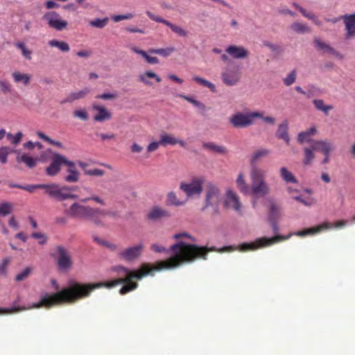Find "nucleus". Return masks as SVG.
<instances>
[{"label":"nucleus","instance_id":"1","mask_svg":"<svg viewBox=\"0 0 355 355\" xmlns=\"http://www.w3.org/2000/svg\"><path fill=\"white\" fill-rule=\"evenodd\" d=\"M175 239H182L177 243L171 245L169 249L157 243H153L150 245L152 250L156 252H165L170 255V257L165 261H159L154 267L161 266L163 262H167L173 264H178L171 270L177 268L186 263L193 261L198 258L206 259L208 252L212 251L214 248H207L199 247L193 243H189V241H193V238L187 233H179L173 235ZM150 267H152L150 265Z\"/></svg>","mask_w":355,"mask_h":355},{"label":"nucleus","instance_id":"2","mask_svg":"<svg viewBox=\"0 0 355 355\" xmlns=\"http://www.w3.org/2000/svg\"><path fill=\"white\" fill-rule=\"evenodd\" d=\"M51 284L55 292L53 293H42L40 301L33 303L32 307L45 306L49 308L54 305L74 302L83 297H87L93 290L99 288L101 286V284H82L71 281L69 282L67 287L61 289L55 279H51Z\"/></svg>","mask_w":355,"mask_h":355},{"label":"nucleus","instance_id":"3","mask_svg":"<svg viewBox=\"0 0 355 355\" xmlns=\"http://www.w3.org/2000/svg\"><path fill=\"white\" fill-rule=\"evenodd\" d=\"M161 264L159 267H150L149 264L144 263L139 270L135 271H132L122 265L114 266L110 268V270L116 274L118 276L117 279L111 282L96 283L95 284H101L99 288L103 286L112 288L123 284V286L120 289L119 293L121 295H124L137 288L138 284L132 282L131 281L132 279H141L144 277L152 275L154 271H159L162 269H171L178 265L177 263L170 264L167 262H163Z\"/></svg>","mask_w":355,"mask_h":355},{"label":"nucleus","instance_id":"4","mask_svg":"<svg viewBox=\"0 0 355 355\" xmlns=\"http://www.w3.org/2000/svg\"><path fill=\"white\" fill-rule=\"evenodd\" d=\"M348 223H351V220H340L338 221L335 222L333 224L329 223H324L315 227H312L306 230H304L302 231H297L293 234H289L287 236H279L277 235L271 238H267V237H260L257 239H255L253 242L250 243H243L240 245H239L237 247H225L223 248H221L219 250V252H229L232 251L236 249L241 252H245L248 250H252L254 251L258 249L263 248L270 245H272L276 243H278L282 241L286 240L289 239L291 235H296L298 236H306L308 235H313L315 234L322 230H328L330 228H343L345 227Z\"/></svg>","mask_w":355,"mask_h":355},{"label":"nucleus","instance_id":"5","mask_svg":"<svg viewBox=\"0 0 355 355\" xmlns=\"http://www.w3.org/2000/svg\"><path fill=\"white\" fill-rule=\"evenodd\" d=\"M65 212L72 218L89 220L97 225H103V218H117L119 216L117 211L93 207L78 202L73 203Z\"/></svg>","mask_w":355,"mask_h":355},{"label":"nucleus","instance_id":"6","mask_svg":"<svg viewBox=\"0 0 355 355\" xmlns=\"http://www.w3.org/2000/svg\"><path fill=\"white\" fill-rule=\"evenodd\" d=\"M266 170L259 167L254 166L250 168V178L251 185L250 191L256 198L265 197L270 192V187L266 181Z\"/></svg>","mask_w":355,"mask_h":355},{"label":"nucleus","instance_id":"7","mask_svg":"<svg viewBox=\"0 0 355 355\" xmlns=\"http://www.w3.org/2000/svg\"><path fill=\"white\" fill-rule=\"evenodd\" d=\"M221 201V194L218 187L211 182L206 184L205 205L202 210L207 208L211 209V214H219V205Z\"/></svg>","mask_w":355,"mask_h":355},{"label":"nucleus","instance_id":"8","mask_svg":"<svg viewBox=\"0 0 355 355\" xmlns=\"http://www.w3.org/2000/svg\"><path fill=\"white\" fill-rule=\"evenodd\" d=\"M46 193L58 201H63L68 199L76 198V196L72 193V187L60 186L58 184H45Z\"/></svg>","mask_w":355,"mask_h":355},{"label":"nucleus","instance_id":"9","mask_svg":"<svg viewBox=\"0 0 355 355\" xmlns=\"http://www.w3.org/2000/svg\"><path fill=\"white\" fill-rule=\"evenodd\" d=\"M204 182V178L194 177L189 182H181L180 189L185 193V198L188 200L189 198L199 197L201 195Z\"/></svg>","mask_w":355,"mask_h":355},{"label":"nucleus","instance_id":"10","mask_svg":"<svg viewBox=\"0 0 355 355\" xmlns=\"http://www.w3.org/2000/svg\"><path fill=\"white\" fill-rule=\"evenodd\" d=\"M255 116H261L258 111L248 112H238L230 117L229 121L235 128H243L252 125L254 123Z\"/></svg>","mask_w":355,"mask_h":355},{"label":"nucleus","instance_id":"11","mask_svg":"<svg viewBox=\"0 0 355 355\" xmlns=\"http://www.w3.org/2000/svg\"><path fill=\"white\" fill-rule=\"evenodd\" d=\"M51 256L56 261L60 270L67 271L72 267V259L69 252L62 245H58Z\"/></svg>","mask_w":355,"mask_h":355},{"label":"nucleus","instance_id":"12","mask_svg":"<svg viewBox=\"0 0 355 355\" xmlns=\"http://www.w3.org/2000/svg\"><path fill=\"white\" fill-rule=\"evenodd\" d=\"M241 71L239 66L228 65L224 67L220 73L223 83L228 87L236 85L241 79Z\"/></svg>","mask_w":355,"mask_h":355},{"label":"nucleus","instance_id":"13","mask_svg":"<svg viewBox=\"0 0 355 355\" xmlns=\"http://www.w3.org/2000/svg\"><path fill=\"white\" fill-rule=\"evenodd\" d=\"M42 20L51 29L62 31L67 28L68 22L57 11L50 10L44 14Z\"/></svg>","mask_w":355,"mask_h":355},{"label":"nucleus","instance_id":"14","mask_svg":"<svg viewBox=\"0 0 355 355\" xmlns=\"http://www.w3.org/2000/svg\"><path fill=\"white\" fill-rule=\"evenodd\" d=\"M144 248V243H139L119 251L118 257L125 262H132L141 255Z\"/></svg>","mask_w":355,"mask_h":355},{"label":"nucleus","instance_id":"15","mask_svg":"<svg viewBox=\"0 0 355 355\" xmlns=\"http://www.w3.org/2000/svg\"><path fill=\"white\" fill-rule=\"evenodd\" d=\"M224 205L227 209H232L239 214L243 211V204L238 194L232 189L226 191Z\"/></svg>","mask_w":355,"mask_h":355},{"label":"nucleus","instance_id":"16","mask_svg":"<svg viewBox=\"0 0 355 355\" xmlns=\"http://www.w3.org/2000/svg\"><path fill=\"white\" fill-rule=\"evenodd\" d=\"M146 13L150 19L165 24L166 26H168L171 29V31L178 35L180 37H186L187 35V31H185L181 26L173 24L169 21H167L161 17L156 16L150 11H146Z\"/></svg>","mask_w":355,"mask_h":355},{"label":"nucleus","instance_id":"17","mask_svg":"<svg viewBox=\"0 0 355 355\" xmlns=\"http://www.w3.org/2000/svg\"><path fill=\"white\" fill-rule=\"evenodd\" d=\"M66 157L59 153H55L53 155L51 164L46 168V174L49 176L56 175L60 171L61 166L64 164Z\"/></svg>","mask_w":355,"mask_h":355},{"label":"nucleus","instance_id":"18","mask_svg":"<svg viewBox=\"0 0 355 355\" xmlns=\"http://www.w3.org/2000/svg\"><path fill=\"white\" fill-rule=\"evenodd\" d=\"M225 52L231 58L236 60H243L248 58L249 55V51L242 46H228L225 49Z\"/></svg>","mask_w":355,"mask_h":355},{"label":"nucleus","instance_id":"19","mask_svg":"<svg viewBox=\"0 0 355 355\" xmlns=\"http://www.w3.org/2000/svg\"><path fill=\"white\" fill-rule=\"evenodd\" d=\"M312 143L313 148L322 154H331L336 149L335 144L330 140H316Z\"/></svg>","mask_w":355,"mask_h":355},{"label":"nucleus","instance_id":"20","mask_svg":"<svg viewBox=\"0 0 355 355\" xmlns=\"http://www.w3.org/2000/svg\"><path fill=\"white\" fill-rule=\"evenodd\" d=\"M342 19H343L346 34L345 39L349 40L355 37V14L345 15H342Z\"/></svg>","mask_w":355,"mask_h":355},{"label":"nucleus","instance_id":"21","mask_svg":"<svg viewBox=\"0 0 355 355\" xmlns=\"http://www.w3.org/2000/svg\"><path fill=\"white\" fill-rule=\"evenodd\" d=\"M64 165L68 166L67 171L69 173L67 175L65 176L64 180L67 182L69 183L77 182L80 179V173L76 169V163L69 161L66 158Z\"/></svg>","mask_w":355,"mask_h":355},{"label":"nucleus","instance_id":"22","mask_svg":"<svg viewBox=\"0 0 355 355\" xmlns=\"http://www.w3.org/2000/svg\"><path fill=\"white\" fill-rule=\"evenodd\" d=\"M13 153L16 155V160L18 163H24L30 168L35 167L39 160L38 158L31 157L19 150H13Z\"/></svg>","mask_w":355,"mask_h":355},{"label":"nucleus","instance_id":"23","mask_svg":"<svg viewBox=\"0 0 355 355\" xmlns=\"http://www.w3.org/2000/svg\"><path fill=\"white\" fill-rule=\"evenodd\" d=\"M170 216V213L166 209L158 206L153 207L148 213V219L157 221Z\"/></svg>","mask_w":355,"mask_h":355},{"label":"nucleus","instance_id":"24","mask_svg":"<svg viewBox=\"0 0 355 355\" xmlns=\"http://www.w3.org/2000/svg\"><path fill=\"white\" fill-rule=\"evenodd\" d=\"M92 108L93 110L98 112V113L94 116V121L98 122H103L111 119V113L105 107L101 106L97 103H94L92 105Z\"/></svg>","mask_w":355,"mask_h":355},{"label":"nucleus","instance_id":"25","mask_svg":"<svg viewBox=\"0 0 355 355\" xmlns=\"http://www.w3.org/2000/svg\"><path fill=\"white\" fill-rule=\"evenodd\" d=\"M19 301V297L17 298L12 304L10 308H0V314H11L19 311H23L32 309H38L39 307H32L33 304H29L28 306H18L17 303Z\"/></svg>","mask_w":355,"mask_h":355},{"label":"nucleus","instance_id":"26","mask_svg":"<svg viewBox=\"0 0 355 355\" xmlns=\"http://www.w3.org/2000/svg\"><path fill=\"white\" fill-rule=\"evenodd\" d=\"M90 92V89L85 87L78 92L69 94L67 97L61 101V103H71L75 101L84 98Z\"/></svg>","mask_w":355,"mask_h":355},{"label":"nucleus","instance_id":"27","mask_svg":"<svg viewBox=\"0 0 355 355\" xmlns=\"http://www.w3.org/2000/svg\"><path fill=\"white\" fill-rule=\"evenodd\" d=\"M187 202V199H180L174 191H170L166 195V204L168 206L182 207Z\"/></svg>","mask_w":355,"mask_h":355},{"label":"nucleus","instance_id":"28","mask_svg":"<svg viewBox=\"0 0 355 355\" xmlns=\"http://www.w3.org/2000/svg\"><path fill=\"white\" fill-rule=\"evenodd\" d=\"M270 151L266 148H260L255 150L250 158V168H253L254 166H258L257 163L261 158L267 157L270 154Z\"/></svg>","mask_w":355,"mask_h":355},{"label":"nucleus","instance_id":"29","mask_svg":"<svg viewBox=\"0 0 355 355\" xmlns=\"http://www.w3.org/2000/svg\"><path fill=\"white\" fill-rule=\"evenodd\" d=\"M293 6L295 8H296L304 17L311 20L315 25H316L317 26H322V21L320 20L315 14L307 12L304 8H303L302 6H300L299 4L296 3H293Z\"/></svg>","mask_w":355,"mask_h":355},{"label":"nucleus","instance_id":"30","mask_svg":"<svg viewBox=\"0 0 355 355\" xmlns=\"http://www.w3.org/2000/svg\"><path fill=\"white\" fill-rule=\"evenodd\" d=\"M282 215L281 207L275 202H270L269 205V221L278 220Z\"/></svg>","mask_w":355,"mask_h":355},{"label":"nucleus","instance_id":"31","mask_svg":"<svg viewBox=\"0 0 355 355\" xmlns=\"http://www.w3.org/2000/svg\"><path fill=\"white\" fill-rule=\"evenodd\" d=\"M288 123L287 121H283L278 126V129L277 131V136L283 139L286 144H288L290 141V137L288 135Z\"/></svg>","mask_w":355,"mask_h":355},{"label":"nucleus","instance_id":"32","mask_svg":"<svg viewBox=\"0 0 355 355\" xmlns=\"http://www.w3.org/2000/svg\"><path fill=\"white\" fill-rule=\"evenodd\" d=\"M315 150H316L313 148V144L309 147L304 148V159L302 161L304 165L309 166L313 163L315 159Z\"/></svg>","mask_w":355,"mask_h":355},{"label":"nucleus","instance_id":"33","mask_svg":"<svg viewBox=\"0 0 355 355\" xmlns=\"http://www.w3.org/2000/svg\"><path fill=\"white\" fill-rule=\"evenodd\" d=\"M150 78H154L157 83H159L162 81L161 78L155 73L147 71L143 73H141L139 76V80L143 83L144 84L150 86L152 85V83L149 80Z\"/></svg>","mask_w":355,"mask_h":355},{"label":"nucleus","instance_id":"34","mask_svg":"<svg viewBox=\"0 0 355 355\" xmlns=\"http://www.w3.org/2000/svg\"><path fill=\"white\" fill-rule=\"evenodd\" d=\"M279 175L286 183L297 184L298 182L297 178L293 173L291 172L286 167L283 166L279 169Z\"/></svg>","mask_w":355,"mask_h":355},{"label":"nucleus","instance_id":"35","mask_svg":"<svg viewBox=\"0 0 355 355\" xmlns=\"http://www.w3.org/2000/svg\"><path fill=\"white\" fill-rule=\"evenodd\" d=\"M15 46L21 51L22 57L27 60L32 59L33 51L29 49L24 42L19 41L15 43Z\"/></svg>","mask_w":355,"mask_h":355},{"label":"nucleus","instance_id":"36","mask_svg":"<svg viewBox=\"0 0 355 355\" xmlns=\"http://www.w3.org/2000/svg\"><path fill=\"white\" fill-rule=\"evenodd\" d=\"M11 76L15 83H22L25 86L30 83L31 76L28 73H22L16 71L12 72Z\"/></svg>","mask_w":355,"mask_h":355},{"label":"nucleus","instance_id":"37","mask_svg":"<svg viewBox=\"0 0 355 355\" xmlns=\"http://www.w3.org/2000/svg\"><path fill=\"white\" fill-rule=\"evenodd\" d=\"M236 184L237 188L239 189V191L243 193L244 195H248L250 192V187L248 185V184L245 182L244 175L243 173L239 174L236 180Z\"/></svg>","mask_w":355,"mask_h":355},{"label":"nucleus","instance_id":"38","mask_svg":"<svg viewBox=\"0 0 355 355\" xmlns=\"http://www.w3.org/2000/svg\"><path fill=\"white\" fill-rule=\"evenodd\" d=\"M48 44L51 47L57 48L61 52L67 53L69 51L70 47L67 42L64 41H60L55 39L51 40L49 41Z\"/></svg>","mask_w":355,"mask_h":355},{"label":"nucleus","instance_id":"39","mask_svg":"<svg viewBox=\"0 0 355 355\" xmlns=\"http://www.w3.org/2000/svg\"><path fill=\"white\" fill-rule=\"evenodd\" d=\"M314 44L315 48L323 53H327L333 54L335 53V50L330 46V45L324 42H322L320 39L314 40Z\"/></svg>","mask_w":355,"mask_h":355},{"label":"nucleus","instance_id":"40","mask_svg":"<svg viewBox=\"0 0 355 355\" xmlns=\"http://www.w3.org/2000/svg\"><path fill=\"white\" fill-rule=\"evenodd\" d=\"M313 104L318 111L322 112L325 115H328L329 111L334 108L331 105L324 104V102L321 99H314Z\"/></svg>","mask_w":355,"mask_h":355},{"label":"nucleus","instance_id":"41","mask_svg":"<svg viewBox=\"0 0 355 355\" xmlns=\"http://www.w3.org/2000/svg\"><path fill=\"white\" fill-rule=\"evenodd\" d=\"M131 50L132 51H134L135 53H136L137 54H139L141 56H142V58H144L146 60V62L149 64H157L159 62V60L157 57L150 56L146 51H144L143 50H140L135 46L132 47Z\"/></svg>","mask_w":355,"mask_h":355},{"label":"nucleus","instance_id":"42","mask_svg":"<svg viewBox=\"0 0 355 355\" xmlns=\"http://www.w3.org/2000/svg\"><path fill=\"white\" fill-rule=\"evenodd\" d=\"M203 147L210 151L220 154H224L227 152V150L224 146L217 145L213 142H205L203 144Z\"/></svg>","mask_w":355,"mask_h":355},{"label":"nucleus","instance_id":"43","mask_svg":"<svg viewBox=\"0 0 355 355\" xmlns=\"http://www.w3.org/2000/svg\"><path fill=\"white\" fill-rule=\"evenodd\" d=\"M291 28L297 33L303 34L310 32V28L305 24L294 22L291 25Z\"/></svg>","mask_w":355,"mask_h":355},{"label":"nucleus","instance_id":"44","mask_svg":"<svg viewBox=\"0 0 355 355\" xmlns=\"http://www.w3.org/2000/svg\"><path fill=\"white\" fill-rule=\"evenodd\" d=\"M193 80L195 82L200 84L201 85L207 87L211 92H216V87L211 82H210L205 78H202L201 77L197 76H193Z\"/></svg>","mask_w":355,"mask_h":355},{"label":"nucleus","instance_id":"45","mask_svg":"<svg viewBox=\"0 0 355 355\" xmlns=\"http://www.w3.org/2000/svg\"><path fill=\"white\" fill-rule=\"evenodd\" d=\"M178 96L187 101L190 103H191L193 106L198 108L199 110L204 111L206 108V106L202 102L193 98L192 96H187L184 94H178Z\"/></svg>","mask_w":355,"mask_h":355},{"label":"nucleus","instance_id":"46","mask_svg":"<svg viewBox=\"0 0 355 355\" xmlns=\"http://www.w3.org/2000/svg\"><path fill=\"white\" fill-rule=\"evenodd\" d=\"M175 51L173 46H169L164 49H153L149 51L151 53L158 54L164 58L168 57Z\"/></svg>","mask_w":355,"mask_h":355},{"label":"nucleus","instance_id":"47","mask_svg":"<svg viewBox=\"0 0 355 355\" xmlns=\"http://www.w3.org/2000/svg\"><path fill=\"white\" fill-rule=\"evenodd\" d=\"M176 137L170 134H162L160 136V141L162 145H175Z\"/></svg>","mask_w":355,"mask_h":355},{"label":"nucleus","instance_id":"48","mask_svg":"<svg viewBox=\"0 0 355 355\" xmlns=\"http://www.w3.org/2000/svg\"><path fill=\"white\" fill-rule=\"evenodd\" d=\"M108 22V18L105 17L103 19L96 18L91 20L89 24L92 27L97 28H103Z\"/></svg>","mask_w":355,"mask_h":355},{"label":"nucleus","instance_id":"49","mask_svg":"<svg viewBox=\"0 0 355 355\" xmlns=\"http://www.w3.org/2000/svg\"><path fill=\"white\" fill-rule=\"evenodd\" d=\"M293 198L307 207H311L315 203V200L312 197L304 198L302 195H297L293 196Z\"/></svg>","mask_w":355,"mask_h":355},{"label":"nucleus","instance_id":"50","mask_svg":"<svg viewBox=\"0 0 355 355\" xmlns=\"http://www.w3.org/2000/svg\"><path fill=\"white\" fill-rule=\"evenodd\" d=\"M14 149L10 148L8 146H1L0 148V162L2 164L7 162V157L10 153H13Z\"/></svg>","mask_w":355,"mask_h":355},{"label":"nucleus","instance_id":"51","mask_svg":"<svg viewBox=\"0 0 355 355\" xmlns=\"http://www.w3.org/2000/svg\"><path fill=\"white\" fill-rule=\"evenodd\" d=\"M12 209V205L10 202H2L0 204V216L9 215Z\"/></svg>","mask_w":355,"mask_h":355},{"label":"nucleus","instance_id":"52","mask_svg":"<svg viewBox=\"0 0 355 355\" xmlns=\"http://www.w3.org/2000/svg\"><path fill=\"white\" fill-rule=\"evenodd\" d=\"M6 137L10 141V143L12 144L17 145L21 142L22 139L23 133L21 132H18L15 135L8 133L6 135Z\"/></svg>","mask_w":355,"mask_h":355},{"label":"nucleus","instance_id":"53","mask_svg":"<svg viewBox=\"0 0 355 355\" xmlns=\"http://www.w3.org/2000/svg\"><path fill=\"white\" fill-rule=\"evenodd\" d=\"M0 91L3 94H10L12 92V85L6 80H0Z\"/></svg>","mask_w":355,"mask_h":355},{"label":"nucleus","instance_id":"54","mask_svg":"<svg viewBox=\"0 0 355 355\" xmlns=\"http://www.w3.org/2000/svg\"><path fill=\"white\" fill-rule=\"evenodd\" d=\"M312 141H314L311 139V137L306 132V131L301 132L297 135V141L300 144L304 143H311L312 145Z\"/></svg>","mask_w":355,"mask_h":355},{"label":"nucleus","instance_id":"55","mask_svg":"<svg viewBox=\"0 0 355 355\" xmlns=\"http://www.w3.org/2000/svg\"><path fill=\"white\" fill-rule=\"evenodd\" d=\"M73 115L75 118L79 119L84 121H87L89 119V114L85 109L75 110L73 112Z\"/></svg>","mask_w":355,"mask_h":355},{"label":"nucleus","instance_id":"56","mask_svg":"<svg viewBox=\"0 0 355 355\" xmlns=\"http://www.w3.org/2000/svg\"><path fill=\"white\" fill-rule=\"evenodd\" d=\"M31 236L38 240L39 245H44L47 242V236L42 232H33Z\"/></svg>","mask_w":355,"mask_h":355},{"label":"nucleus","instance_id":"57","mask_svg":"<svg viewBox=\"0 0 355 355\" xmlns=\"http://www.w3.org/2000/svg\"><path fill=\"white\" fill-rule=\"evenodd\" d=\"M32 269L30 267L26 268L21 272L18 273L15 277V280L17 282L23 281L26 279L31 273Z\"/></svg>","mask_w":355,"mask_h":355},{"label":"nucleus","instance_id":"58","mask_svg":"<svg viewBox=\"0 0 355 355\" xmlns=\"http://www.w3.org/2000/svg\"><path fill=\"white\" fill-rule=\"evenodd\" d=\"M90 200L94 201L101 205H105V204H106L105 200L103 198H102L100 196H96V195H92L88 198L81 200V201L83 202H86L90 201Z\"/></svg>","mask_w":355,"mask_h":355},{"label":"nucleus","instance_id":"59","mask_svg":"<svg viewBox=\"0 0 355 355\" xmlns=\"http://www.w3.org/2000/svg\"><path fill=\"white\" fill-rule=\"evenodd\" d=\"M295 80H296V72L295 70H293L284 78V83L286 86H290L295 82Z\"/></svg>","mask_w":355,"mask_h":355},{"label":"nucleus","instance_id":"60","mask_svg":"<svg viewBox=\"0 0 355 355\" xmlns=\"http://www.w3.org/2000/svg\"><path fill=\"white\" fill-rule=\"evenodd\" d=\"M104 174L105 171L99 168H92L85 171V175L89 176L101 177Z\"/></svg>","mask_w":355,"mask_h":355},{"label":"nucleus","instance_id":"61","mask_svg":"<svg viewBox=\"0 0 355 355\" xmlns=\"http://www.w3.org/2000/svg\"><path fill=\"white\" fill-rule=\"evenodd\" d=\"M258 113L261 115V116H255V119L256 118L261 119L263 120V121L267 124H270V125L275 124V119L274 117L270 116H264L263 115V113L261 112H258Z\"/></svg>","mask_w":355,"mask_h":355},{"label":"nucleus","instance_id":"62","mask_svg":"<svg viewBox=\"0 0 355 355\" xmlns=\"http://www.w3.org/2000/svg\"><path fill=\"white\" fill-rule=\"evenodd\" d=\"M45 188V184H28L25 185L23 187V190L28 191L31 193L33 192L36 189H44Z\"/></svg>","mask_w":355,"mask_h":355},{"label":"nucleus","instance_id":"63","mask_svg":"<svg viewBox=\"0 0 355 355\" xmlns=\"http://www.w3.org/2000/svg\"><path fill=\"white\" fill-rule=\"evenodd\" d=\"M116 97L117 94L116 93H103L102 94H98L96 96L97 98L103 100H111L114 99Z\"/></svg>","mask_w":355,"mask_h":355},{"label":"nucleus","instance_id":"64","mask_svg":"<svg viewBox=\"0 0 355 355\" xmlns=\"http://www.w3.org/2000/svg\"><path fill=\"white\" fill-rule=\"evenodd\" d=\"M162 145V143L160 141H152L150 142L148 146H147V151L148 153H152V152H154L155 150H157L159 148V146Z\"/></svg>","mask_w":355,"mask_h":355}]
</instances>
